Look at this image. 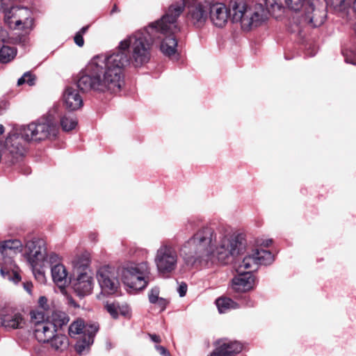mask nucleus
Returning <instances> with one entry per match:
<instances>
[{
	"label": "nucleus",
	"instance_id": "obj_17",
	"mask_svg": "<svg viewBox=\"0 0 356 356\" xmlns=\"http://www.w3.org/2000/svg\"><path fill=\"white\" fill-rule=\"evenodd\" d=\"M233 289L237 291H248L254 287V276L251 270L248 272L238 271V275L232 280Z\"/></svg>",
	"mask_w": 356,
	"mask_h": 356
},
{
	"label": "nucleus",
	"instance_id": "obj_48",
	"mask_svg": "<svg viewBox=\"0 0 356 356\" xmlns=\"http://www.w3.org/2000/svg\"><path fill=\"white\" fill-rule=\"evenodd\" d=\"M88 29V26H83L77 33H81V35H83L87 31Z\"/></svg>",
	"mask_w": 356,
	"mask_h": 356
},
{
	"label": "nucleus",
	"instance_id": "obj_37",
	"mask_svg": "<svg viewBox=\"0 0 356 356\" xmlns=\"http://www.w3.org/2000/svg\"><path fill=\"white\" fill-rule=\"evenodd\" d=\"M334 8H345L349 6L353 0H330Z\"/></svg>",
	"mask_w": 356,
	"mask_h": 356
},
{
	"label": "nucleus",
	"instance_id": "obj_43",
	"mask_svg": "<svg viewBox=\"0 0 356 356\" xmlns=\"http://www.w3.org/2000/svg\"><path fill=\"white\" fill-rule=\"evenodd\" d=\"M129 312H130V309L127 305H123L121 306L119 305L118 313L120 312V314L122 316H127L129 314Z\"/></svg>",
	"mask_w": 356,
	"mask_h": 356
},
{
	"label": "nucleus",
	"instance_id": "obj_12",
	"mask_svg": "<svg viewBox=\"0 0 356 356\" xmlns=\"http://www.w3.org/2000/svg\"><path fill=\"white\" fill-rule=\"evenodd\" d=\"M177 253L170 245H162L156 252L154 261L160 274L172 273L177 268Z\"/></svg>",
	"mask_w": 356,
	"mask_h": 356
},
{
	"label": "nucleus",
	"instance_id": "obj_18",
	"mask_svg": "<svg viewBox=\"0 0 356 356\" xmlns=\"http://www.w3.org/2000/svg\"><path fill=\"white\" fill-rule=\"evenodd\" d=\"M66 108L70 111H76L83 106V99L72 87H67L63 94Z\"/></svg>",
	"mask_w": 356,
	"mask_h": 356
},
{
	"label": "nucleus",
	"instance_id": "obj_44",
	"mask_svg": "<svg viewBox=\"0 0 356 356\" xmlns=\"http://www.w3.org/2000/svg\"><path fill=\"white\" fill-rule=\"evenodd\" d=\"M156 350L159 353V354L162 356H170V353L169 351L163 346L156 345Z\"/></svg>",
	"mask_w": 356,
	"mask_h": 356
},
{
	"label": "nucleus",
	"instance_id": "obj_24",
	"mask_svg": "<svg viewBox=\"0 0 356 356\" xmlns=\"http://www.w3.org/2000/svg\"><path fill=\"white\" fill-rule=\"evenodd\" d=\"M21 247L22 243L20 241L17 239L8 240L0 244V252L4 256L8 254V251L16 253V250Z\"/></svg>",
	"mask_w": 356,
	"mask_h": 356
},
{
	"label": "nucleus",
	"instance_id": "obj_16",
	"mask_svg": "<svg viewBox=\"0 0 356 356\" xmlns=\"http://www.w3.org/2000/svg\"><path fill=\"white\" fill-rule=\"evenodd\" d=\"M33 332L38 342L44 343H49L50 339L54 338L56 329H54V325L51 323L50 321L47 320L46 322L35 323Z\"/></svg>",
	"mask_w": 356,
	"mask_h": 356
},
{
	"label": "nucleus",
	"instance_id": "obj_2",
	"mask_svg": "<svg viewBox=\"0 0 356 356\" xmlns=\"http://www.w3.org/2000/svg\"><path fill=\"white\" fill-rule=\"evenodd\" d=\"M209 14L213 24L217 27H222L230 17L233 23L240 22L241 29L249 31L260 25L264 16V10L261 6L259 10L248 9L244 0H231L228 8L222 3L209 4Z\"/></svg>",
	"mask_w": 356,
	"mask_h": 356
},
{
	"label": "nucleus",
	"instance_id": "obj_55",
	"mask_svg": "<svg viewBox=\"0 0 356 356\" xmlns=\"http://www.w3.org/2000/svg\"><path fill=\"white\" fill-rule=\"evenodd\" d=\"M90 237L94 240V239H95V234H91V235H90Z\"/></svg>",
	"mask_w": 356,
	"mask_h": 356
},
{
	"label": "nucleus",
	"instance_id": "obj_22",
	"mask_svg": "<svg viewBox=\"0 0 356 356\" xmlns=\"http://www.w3.org/2000/svg\"><path fill=\"white\" fill-rule=\"evenodd\" d=\"M51 318V323L54 325V329L62 328L63 325L68 323L70 318L67 314L62 311L54 310L52 312Z\"/></svg>",
	"mask_w": 356,
	"mask_h": 356
},
{
	"label": "nucleus",
	"instance_id": "obj_33",
	"mask_svg": "<svg viewBox=\"0 0 356 356\" xmlns=\"http://www.w3.org/2000/svg\"><path fill=\"white\" fill-rule=\"evenodd\" d=\"M252 265H257L253 255L252 254L246 256L240 264L238 271L242 270V268L250 270L252 267Z\"/></svg>",
	"mask_w": 356,
	"mask_h": 356
},
{
	"label": "nucleus",
	"instance_id": "obj_53",
	"mask_svg": "<svg viewBox=\"0 0 356 356\" xmlns=\"http://www.w3.org/2000/svg\"><path fill=\"white\" fill-rule=\"evenodd\" d=\"M353 8L354 11L356 13V0H354V1H353Z\"/></svg>",
	"mask_w": 356,
	"mask_h": 356
},
{
	"label": "nucleus",
	"instance_id": "obj_23",
	"mask_svg": "<svg viewBox=\"0 0 356 356\" xmlns=\"http://www.w3.org/2000/svg\"><path fill=\"white\" fill-rule=\"evenodd\" d=\"M49 343L55 350L63 351L68 347L69 339L65 334H56L54 333V338H51Z\"/></svg>",
	"mask_w": 356,
	"mask_h": 356
},
{
	"label": "nucleus",
	"instance_id": "obj_36",
	"mask_svg": "<svg viewBox=\"0 0 356 356\" xmlns=\"http://www.w3.org/2000/svg\"><path fill=\"white\" fill-rule=\"evenodd\" d=\"M160 293V289L158 286L153 287L148 293L149 301L152 304H156V302L158 301Z\"/></svg>",
	"mask_w": 356,
	"mask_h": 356
},
{
	"label": "nucleus",
	"instance_id": "obj_28",
	"mask_svg": "<svg viewBox=\"0 0 356 356\" xmlns=\"http://www.w3.org/2000/svg\"><path fill=\"white\" fill-rule=\"evenodd\" d=\"M216 306L220 313H225L227 309L231 308L234 301L228 298H219L216 301Z\"/></svg>",
	"mask_w": 356,
	"mask_h": 356
},
{
	"label": "nucleus",
	"instance_id": "obj_14",
	"mask_svg": "<svg viewBox=\"0 0 356 356\" xmlns=\"http://www.w3.org/2000/svg\"><path fill=\"white\" fill-rule=\"evenodd\" d=\"M1 325L7 330L20 329L25 321L20 312L10 307H4L0 309Z\"/></svg>",
	"mask_w": 356,
	"mask_h": 356
},
{
	"label": "nucleus",
	"instance_id": "obj_7",
	"mask_svg": "<svg viewBox=\"0 0 356 356\" xmlns=\"http://www.w3.org/2000/svg\"><path fill=\"white\" fill-rule=\"evenodd\" d=\"M4 9V22L12 29H21L29 34L33 29L34 19L30 10L24 7L11 6V0H1Z\"/></svg>",
	"mask_w": 356,
	"mask_h": 356
},
{
	"label": "nucleus",
	"instance_id": "obj_10",
	"mask_svg": "<svg viewBox=\"0 0 356 356\" xmlns=\"http://www.w3.org/2000/svg\"><path fill=\"white\" fill-rule=\"evenodd\" d=\"M286 5L295 11L303 10V14L300 15L298 24H296L297 31L299 35H302V24L311 28H316L323 23V19L316 17V10L312 0H285ZM296 31V30H293Z\"/></svg>",
	"mask_w": 356,
	"mask_h": 356
},
{
	"label": "nucleus",
	"instance_id": "obj_35",
	"mask_svg": "<svg viewBox=\"0 0 356 356\" xmlns=\"http://www.w3.org/2000/svg\"><path fill=\"white\" fill-rule=\"evenodd\" d=\"M118 308H119V304L118 303H106L105 305V309L109 313V314L112 316L113 318L117 319L119 317L118 314Z\"/></svg>",
	"mask_w": 356,
	"mask_h": 356
},
{
	"label": "nucleus",
	"instance_id": "obj_15",
	"mask_svg": "<svg viewBox=\"0 0 356 356\" xmlns=\"http://www.w3.org/2000/svg\"><path fill=\"white\" fill-rule=\"evenodd\" d=\"M216 343L218 346L208 356H233L241 353L243 348L241 342L227 339H219Z\"/></svg>",
	"mask_w": 356,
	"mask_h": 356
},
{
	"label": "nucleus",
	"instance_id": "obj_42",
	"mask_svg": "<svg viewBox=\"0 0 356 356\" xmlns=\"http://www.w3.org/2000/svg\"><path fill=\"white\" fill-rule=\"evenodd\" d=\"M74 41L75 44L81 47L84 44V40L83 35H81V33H76L74 37Z\"/></svg>",
	"mask_w": 356,
	"mask_h": 356
},
{
	"label": "nucleus",
	"instance_id": "obj_52",
	"mask_svg": "<svg viewBox=\"0 0 356 356\" xmlns=\"http://www.w3.org/2000/svg\"><path fill=\"white\" fill-rule=\"evenodd\" d=\"M4 130V127L2 124H0V136L3 134Z\"/></svg>",
	"mask_w": 356,
	"mask_h": 356
},
{
	"label": "nucleus",
	"instance_id": "obj_54",
	"mask_svg": "<svg viewBox=\"0 0 356 356\" xmlns=\"http://www.w3.org/2000/svg\"><path fill=\"white\" fill-rule=\"evenodd\" d=\"M189 225L191 226V228H193V222L189 220L188 221Z\"/></svg>",
	"mask_w": 356,
	"mask_h": 356
},
{
	"label": "nucleus",
	"instance_id": "obj_46",
	"mask_svg": "<svg viewBox=\"0 0 356 356\" xmlns=\"http://www.w3.org/2000/svg\"><path fill=\"white\" fill-rule=\"evenodd\" d=\"M149 337L153 342L160 343L161 337L156 334H149Z\"/></svg>",
	"mask_w": 356,
	"mask_h": 356
},
{
	"label": "nucleus",
	"instance_id": "obj_8",
	"mask_svg": "<svg viewBox=\"0 0 356 356\" xmlns=\"http://www.w3.org/2000/svg\"><path fill=\"white\" fill-rule=\"evenodd\" d=\"M26 254L28 261L31 264L32 272L35 278L40 282L44 283L46 280L44 271V260L47 258V248L42 239L29 241L26 243Z\"/></svg>",
	"mask_w": 356,
	"mask_h": 356
},
{
	"label": "nucleus",
	"instance_id": "obj_47",
	"mask_svg": "<svg viewBox=\"0 0 356 356\" xmlns=\"http://www.w3.org/2000/svg\"><path fill=\"white\" fill-rule=\"evenodd\" d=\"M345 61L347 63H350V64L356 65V60L355 58H353L350 57V56H346L345 57Z\"/></svg>",
	"mask_w": 356,
	"mask_h": 356
},
{
	"label": "nucleus",
	"instance_id": "obj_29",
	"mask_svg": "<svg viewBox=\"0 0 356 356\" xmlns=\"http://www.w3.org/2000/svg\"><path fill=\"white\" fill-rule=\"evenodd\" d=\"M85 323L83 320H79L72 323L69 327V334L71 336L83 334Z\"/></svg>",
	"mask_w": 356,
	"mask_h": 356
},
{
	"label": "nucleus",
	"instance_id": "obj_27",
	"mask_svg": "<svg viewBox=\"0 0 356 356\" xmlns=\"http://www.w3.org/2000/svg\"><path fill=\"white\" fill-rule=\"evenodd\" d=\"M99 330V325L97 323H85L84 330L83 332V337H86L87 339L91 338V340L94 342V338L96 333Z\"/></svg>",
	"mask_w": 356,
	"mask_h": 356
},
{
	"label": "nucleus",
	"instance_id": "obj_3",
	"mask_svg": "<svg viewBox=\"0 0 356 356\" xmlns=\"http://www.w3.org/2000/svg\"><path fill=\"white\" fill-rule=\"evenodd\" d=\"M216 243V234L213 228L203 227L181 245L180 254L187 266L209 268L213 259L211 248Z\"/></svg>",
	"mask_w": 356,
	"mask_h": 356
},
{
	"label": "nucleus",
	"instance_id": "obj_1",
	"mask_svg": "<svg viewBox=\"0 0 356 356\" xmlns=\"http://www.w3.org/2000/svg\"><path fill=\"white\" fill-rule=\"evenodd\" d=\"M163 24L161 17L122 40L112 53L93 57L78 75L76 83L79 90L83 92H120L124 83V69L130 64L131 58L136 67L147 63L151 46L157 40H161L160 49L165 56L175 55L177 40L175 34L180 29L172 27L163 31L161 28Z\"/></svg>",
	"mask_w": 356,
	"mask_h": 356
},
{
	"label": "nucleus",
	"instance_id": "obj_45",
	"mask_svg": "<svg viewBox=\"0 0 356 356\" xmlns=\"http://www.w3.org/2000/svg\"><path fill=\"white\" fill-rule=\"evenodd\" d=\"M168 303V302L166 299L160 297L155 305H157L161 310L163 311L166 308Z\"/></svg>",
	"mask_w": 356,
	"mask_h": 356
},
{
	"label": "nucleus",
	"instance_id": "obj_25",
	"mask_svg": "<svg viewBox=\"0 0 356 356\" xmlns=\"http://www.w3.org/2000/svg\"><path fill=\"white\" fill-rule=\"evenodd\" d=\"M17 50L14 47H10L4 44L0 47V63H8L10 62L16 56Z\"/></svg>",
	"mask_w": 356,
	"mask_h": 356
},
{
	"label": "nucleus",
	"instance_id": "obj_38",
	"mask_svg": "<svg viewBox=\"0 0 356 356\" xmlns=\"http://www.w3.org/2000/svg\"><path fill=\"white\" fill-rule=\"evenodd\" d=\"M59 260L60 259L58 255L52 252L49 255L47 254V258L44 260V264L49 263L52 267L55 264H60Z\"/></svg>",
	"mask_w": 356,
	"mask_h": 356
},
{
	"label": "nucleus",
	"instance_id": "obj_51",
	"mask_svg": "<svg viewBox=\"0 0 356 356\" xmlns=\"http://www.w3.org/2000/svg\"><path fill=\"white\" fill-rule=\"evenodd\" d=\"M24 289L28 291V292H31V289H30V286H29V284L27 283L26 284H24Z\"/></svg>",
	"mask_w": 356,
	"mask_h": 356
},
{
	"label": "nucleus",
	"instance_id": "obj_4",
	"mask_svg": "<svg viewBox=\"0 0 356 356\" xmlns=\"http://www.w3.org/2000/svg\"><path fill=\"white\" fill-rule=\"evenodd\" d=\"M57 129L55 124L47 118L39 119L24 127L19 134H14L6 139V145L13 156H22L26 152L27 143L40 141L49 137H56Z\"/></svg>",
	"mask_w": 356,
	"mask_h": 356
},
{
	"label": "nucleus",
	"instance_id": "obj_32",
	"mask_svg": "<svg viewBox=\"0 0 356 356\" xmlns=\"http://www.w3.org/2000/svg\"><path fill=\"white\" fill-rule=\"evenodd\" d=\"M0 273L3 277L11 280L15 283H17L21 280L20 275L15 271L10 272L5 268L1 267Z\"/></svg>",
	"mask_w": 356,
	"mask_h": 356
},
{
	"label": "nucleus",
	"instance_id": "obj_50",
	"mask_svg": "<svg viewBox=\"0 0 356 356\" xmlns=\"http://www.w3.org/2000/svg\"><path fill=\"white\" fill-rule=\"evenodd\" d=\"M273 242L272 239H268L267 241H266L264 243V245L266 247H268L270 244H271Z\"/></svg>",
	"mask_w": 356,
	"mask_h": 356
},
{
	"label": "nucleus",
	"instance_id": "obj_40",
	"mask_svg": "<svg viewBox=\"0 0 356 356\" xmlns=\"http://www.w3.org/2000/svg\"><path fill=\"white\" fill-rule=\"evenodd\" d=\"M39 307L42 309L43 311H48L49 306L48 305V300L45 296H40L38 300Z\"/></svg>",
	"mask_w": 356,
	"mask_h": 356
},
{
	"label": "nucleus",
	"instance_id": "obj_19",
	"mask_svg": "<svg viewBox=\"0 0 356 356\" xmlns=\"http://www.w3.org/2000/svg\"><path fill=\"white\" fill-rule=\"evenodd\" d=\"M53 282L60 288L66 286L70 282L71 277L68 276L64 265L57 264L51 267Z\"/></svg>",
	"mask_w": 356,
	"mask_h": 356
},
{
	"label": "nucleus",
	"instance_id": "obj_26",
	"mask_svg": "<svg viewBox=\"0 0 356 356\" xmlns=\"http://www.w3.org/2000/svg\"><path fill=\"white\" fill-rule=\"evenodd\" d=\"M77 123V120L73 114H65L60 118V125L65 131L74 129Z\"/></svg>",
	"mask_w": 356,
	"mask_h": 356
},
{
	"label": "nucleus",
	"instance_id": "obj_6",
	"mask_svg": "<svg viewBox=\"0 0 356 356\" xmlns=\"http://www.w3.org/2000/svg\"><path fill=\"white\" fill-rule=\"evenodd\" d=\"M245 249V241L240 235L235 237H223L218 245L212 247L213 257L211 268L218 264L225 265L229 264L233 257L242 254Z\"/></svg>",
	"mask_w": 356,
	"mask_h": 356
},
{
	"label": "nucleus",
	"instance_id": "obj_9",
	"mask_svg": "<svg viewBox=\"0 0 356 356\" xmlns=\"http://www.w3.org/2000/svg\"><path fill=\"white\" fill-rule=\"evenodd\" d=\"M89 261L87 259H79L74 265V276L70 284L75 293L79 297L90 294L93 287V278L88 273Z\"/></svg>",
	"mask_w": 356,
	"mask_h": 356
},
{
	"label": "nucleus",
	"instance_id": "obj_5",
	"mask_svg": "<svg viewBox=\"0 0 356 356\" xmlns=\"http://www.w3.org/2000/svg\"><path fill=\"white\" fill-rule=\"evenodd\" d=\"M196 0H182L180 3L171 5L166 13L162 17L164 24L161 26L163 31L174 27L177 29L176 24L177 18L182 13L185 7L188 8L187 19L197 28H200L205 24L209 16V4L197 6L192 5Z\"/></svg>",
	"mask_w": 356,
	"mask_h": 356
},
{
	"label": "nucleus",
	"instance_id": "obj_11",
	"mask_svg": "<svg viewBox=\"0 0 356 356\" xmlns=\"http://www.w3.org/2000/svg\"><path fill=\"white\" fill-rule=\"evenodd\" d=\"M150 274L148 263L127 264L122 270L123 283L134 290H142L147 285L146 277Z\"/></svg>",
	"mask_w": 356,
	"mask_h": 356
},
{
	"label": "nucleus",
	"instance_id": "obj_20",
	"mask_svg": "<svg viewBox=\"0 0 356 356\" xmlns=\"http://www.w3.org/2000/svg\"><path fill=\"white\" fill-rule=\"evenodd\" d=\"M264 6L262 3H257L254 8L248 6V9H251L252 11L259 10V6H261L264 10V16L260 22V24L267 18L268 14L275 11L276 9L280 10L282 8L280 0H264Z\"/></svg>",
	"mask_w": 356,
	"mask_h": 356
},
{
	"label": "nucleus",
	"instance_id": "obj_31",
	"mask_svg": "<svg viewBox=\"0 0 356 356\" xmlns=\"http://www.w3.org/2000/svg\"><path fill=\"white\" fill-rule=\"evenodd\" d=\"M92 343L93 341L91 339H88L85 337H82V339L76 343L75 350L79 354H81L86 348H88Z\"/></svg>",
	"mask_w": 356,
	"mask_h": 356
},
{
	"label": "nucleus",
	"instance_id": "obj_13",
	"mask_svg": "<svg viewBox=\"0 0 356 356\" xmlns=\"http://www.w3.org/2000/svg\"><path fill=\"white\" fill-rule=\"evenodd\" d=\"M97 279L104 295H113L118 291L120 286L115 268L105 266L101 267L97 273Z\"/></svg>",
	"mask_w": 356,
	"mask_h": 356
},
{
	"label": "nucleus",
	"instance_id": "obj_30",
	"mask_svg": "<svg viewBox=\"0 0 356 356\" xmlns=\"http://www.w3.org/2000/svg\"><path fill=\"white\" fill-rule=\"evenodd\" d=\"M27 83L29 86H32L35 83V76L30 72H25L17 81V85L22 86Z\"/></svg>",
	"mask_w": 356,
	"mask_h": 356
},
{
	"label": "nucleus",
	"instance_id": "obj_41",
	"mask_svg": "<svg viewBox=\"0 0 356 356\" xmlns=\"http://www.w3.org/2000/svg\"><path fill=\"white\" fill-rule=\"evenodd\" d=\"M187 289H188L187 284L185 282H181L177 289V292H178L179 296L180 297L185 296L186 294V292H187Z\"/></svg>",
	"mask_w": 356,
	"mask_h": 356
},
{
	"label": "nucleus",
	"instance_id": "obj_34",
	"mask_svg": "<svg viewBox=\"0 0 356 356\" xmlns=\"http://www.w3.org/2000/svg\"><path fill=\"white\" fill-rule=\"evenodd\" d=\"M30 315L31 318V322L34 324V326L35 325V323L46 322V321H44V311L32 310L30 313Z\"/></svg>",
	"mask_w": 356,
	"mask_h": 356
},
{
	"label": "nucleus",
	"instance_id": "obj_21",
	"mask_svg": "<svg viewBox=\"0 0 356 356\" xmlns=\"http://www.w3.org/2000/svg\"><path fill=\"white\" fill-rule=\"evenodd\" d=\"M252 255L257 265L267 266L274 261V256L269 250L256 249L253 251Z\"/></svg>",
	"mask_w": 356,
	"mask_h": 356
},
{
	"label": "nucleus",
	"instance_id": "obj_49",
	"mask_svg": "<svg viewBox=\"0 0 356 356\" xmlns=\"http://www.w3.org/2000/svg\"><path fill=\"white\" fill-rule=\"evenodd\" d=\"M120 12V10L118 9L117 5H114L112 10H111V14L113 15V13H118Z\"/></svg>",
	"mask_w": 356,
	"mask_h": 356
},
{
	"label": "nucleus",
	"instance_id": "obj_39",
	"mask_svg": "<svg viewBox=\"0 0 356 356\" xmlns=\"http://www.w3.org/2000/svg\"><path fill=\"white\" fill-rule=\"evenodd\" d=\"M9 41L8 33L6 30L0 29V47L8 44Z\"/></svg>",
	"mask_w": 356,
	"mask_h": 356
}]
</instances>
